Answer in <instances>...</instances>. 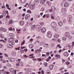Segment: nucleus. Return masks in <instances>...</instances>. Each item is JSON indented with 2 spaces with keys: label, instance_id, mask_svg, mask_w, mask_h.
Returning <instances> with one entry per match:
<instances>
[{
  "label": "nucleus",
  "instance_id": "f257e3e1",
  "mask_svg": "<svg viewBox=\"0 0 74 74\" xmlns=\"http://www.w3.org/2000/svg\"><path fill=\"white\" fill-rule=\"evenodd\" d=\"M9 71L11 72V73L12 74H16V70H15L14 71V69L13 68H11L9 69Z\"/></svg>",
  "mask_w": 74,
  "mask_h": 74
},
{
  "label": "nucleus",
  "instance_id": "f03ea898",
  "mask_svg": "<svg viewBox=\"0 0 74 74\" xmlns=\"http://www.w3.org/2000/svg\"><path fill=\"white\" fill-rule=\"evenodd\" d=\"M51 27H53V28H55V27H56L57 25H56V23L53 22L51 24Z\"/></svg>",
  "mask_w": 74,
  "mask_h": 74
},
{
  "label": "nucleus",
  "instance_id": "7ed1b4c3",
  "mask_svg": "<svg viewBox=\"0 0 74 74\" xmlns=\"http://www.w3.org/2000/svg\"><path fill=\"white\" fill-rule=\"evenodd\" d=\"M15 41V39L13 38H10L8 40V42L10 43H12Z\"/></svg>",
  "mask_w": 74,
  "mask_h": 74
},
{
  "label": "nucleus",
  "instance_id": "20e7f679",
  "mask_svg": "<svg viewBox=\"0 0 74 74\" xmlns=\"http://www.w3.org/2000/svg\"><path fill=\"white\" fill-rule=\"evenodd\" d=\"M47 37H49V38H51L52 37V33L50 31H49L47 33Z\"/></svg>",
  "mask_w": 74,
  "mask_h": 74
},
{
  "label": "nucleus",
  "instance_id": "39448f33",
  "mask_svg": "<svg viewBox=\"0 0 74 74\" xmlns=\"http://www.w3.org/2000/svg\"><path fill=\"white\" fill-rule=\"evenodd\" d=\"M61 12L64 14H66L67 12V10L66 9L64 8H61Z\"/></svg>",
  "mask_w": 74,
  "mask_h": 74
},
{
  "label": "nucleus",
  "instance_id": "423d86ee",
  "mask_svg": "<svg viewBox=\"0 0 74 74\" xmlns=\"http://www.w3.org/2000/svg\"><path fill=\"white\" fill-rule=\"evenodd\" d=\"M41 28V27L39 25H38V26H36V29L38 32H40Z\"/></svg>",
  "mask_w": 74,
  "mask_h": 74
},
{
  "label": "nucleus",
  "instance_id": "0eeeda50",
  "mask_svg": "<svg viewBox=\"0 0 74 74\" xmlns=\"http://www.w3.org/2000/svg\"><path fill=\"white\" fill-rule=\"evenodd\" d=\"M35 8V5L33 4H31L29 7V8H30V9L31 10H33L34 8Z\"/></svg>",
  "mask_w": 74,
  "mask_h": 74
},
{
  "label": "nucleus",
  "instance_id": "6e6552de",
  "mask_svg": "<svg viewBox=\"0 0 74 74\" xmlns=\"http://www.w3.org/2000/svg\"><path fill=\"white\" fill-rule=\"evenodd\" d=\"M65 36L66 37H70V33L68 32H66L65 33Z\"/></svg>",
  "mask_w": 74,
  "mask_h": 74
},
{
  "label": "nucleus",
  "instance_id": "1a4fd4ad",
  "mask_svg": "<svg viewBox=\"0 0 74 74\" xmlns=\"http://www.w3.org/2000/svg\"><path fill=\"white\" fill-rule=\"evenodd\" d=\"M64 5L65 7H67L69 6V3L67 2H65L64 3Z\"/></svg>",
  "mask_w": 74,
  "mask_h": 74
},
{
  "label": "nucleus",
  "instance_id": "9d476101",
  "mask_svg": "<svg viewBox=\"0 0 74 74\" xmlns=\"http://www.w3.org/2000/svg\"><path fill=\"white\" fill-rule=\"evenodd\" d=\"M46 1V0H41L40 1V3L41 4H44Z\"/></svg>",
  "mask_w": 74,
  "mask_h": 74
},
{
  "label": "nucleus",
  "instance_id": "9b49d317",
  "mask_svg": "<svg viewBox=\"0 0 74 74\" xmlns=\"http://www.w3.org/2000/svg\"><path fill=\"white\" fill-rule=\"evenodd\" d=\"M46 31V29L44 27H42V28L41 29V32L42 33H44L45 32V31Z\"/></svg>",
  "mask_w": 74,
  "mask_h": 74
},
{
  "label": "nucleus",
  "instance_id": "f8f14e48",
  "mask_svg": "<svg viewBox=\"0 0 74 74\" xmlns=\"http://www.w3.org/2000/svg\"><path fill=\"white\" fill-rule=\"evenodd\" d=\"M20 25L21 26H22V25H24V21H20Z\"/></svg>",
  "mask_w": 74,
  "mask_h": 74
},
{
  "label": "nucleus",
  "instance_id": "ddd939ff",
  "mask_svg": "<svg viewBox=\"0 0 74 74\" xmlns=\"http://www.w3.org/2000/svg\"><path fill=\"white\" fill-rule=\"evenodd\" d=\"M64 56H65L67 57V56H69V53L67 52H65L64 53Z\"/></svg>",
  "mask_w": 74,
  "mask_h": 74
},
{
  "label": "nucleus",
  "instance_id": "4468645a",
  "mask_svg": "<svg viewBox=\"0 0 74 74\" xmlns=\"http://www.w3.org/2000/svg\"><path fill=\"white\" fill-rule=\"evenodd\" d=\"M1 29L2 30V31L4 32H7V30L5 29H4L3 27H1Z\"/></svg>",
  "mask_w": 74,
  "mask_h": 74
},
{
  "label": "nucleus",
  "instance_id": "2eb2a0df",
  "mask_svg": "<svg viewBox=\"0 0 74 74\" xmlns=\"http://www.w3.org/2000/svg\"><path fill=\"white\" fill-rule=\"evenodd\" d=\"M29 16H30V15L29 14H27L25 16V19H26V20H27V18H28V17H29Z\"/></svg>",
  "mask_w": 74,
  "mask_h": 74
},
{
  "label": "nucleus",
  "instance_id": "dca6fc26",
  "mask_svg": "<svg viewBox=\"0 0 74 74\" xmlns=\"http://www.w3.org/2000/svg\"><path fill=\"white\" fill-rule=\"evenodd\" d=\"M53 65H51L50 66L49 69L50 70H52L53 69Z\"/></svg>",
  "mask_w": 74,
  "mask_h": 74
},
{
  "label": "nucleus",
  "instance_id": "f3484780",
  "mask_svg": "<svg viewBox=\"0 0 74 74\" xmlns=\"http://www.w3.org/2000/svg\"><path fill=\"white\" fill-rule=\"evenodd\" d=\"M7 48H12V46L8 44L7 45Z\"/></svg>",
  "mask_w": 74,
  "mask_h": 74
},
{
  "label": "nucleus",
  "instance_id": "a211bd4d",
  "mask_svg": "<svg viewBox=\"0 0 74 74\" xmlns=\"http://www.w3.org/2000/svg\"><path fill=\"white\" fill-rule=\"evenodd\" d=\"M35 27H36V25H34L32 26V30H34L35 29Z\"/></svg>",
  "mask_w": 74,
  "mask_h": 74
},
{
  "label": "nucleus",
  "instance_id": "6ab92c4d",
  "mask_svg": "<svg viewBox=\"0 0 74 74\" xmlns=\"http://www.w3.org/2000/svg\"><path fill=\"white\" fill-rule=\"evenodd\" d=\"M74 47V45L73 44H72V46H71L70 47L69 49H73V47Z\"/></svg>",
  "mask_w": 74,
  "mask_h": 74
},
{
  "label": "nucleus",
  "instance_id": "aec40b11",
  "mask_svg": "<svg viewBox=\"0 0 74 74\" xmlns=\"http://www.w3.org/2000/svg\"><path fill=\"white\" fill-rule=\"evenodd\" d=\"M33 45L32 44H30L29 46V48H33Z\"/></svg>",
  "mask_w": 74,
  "mask_h": 74
},
{
  "label": "nucleus",
  "instance_id": "412c9836",
  "mask_svg": "<svg viewBox=\"0 0 74 74\" xmlns=\"http://www.w3.org/2000/svg\"><path fill=\"white\" fill-rule=\"evenodd\" d=\"M59 37V35H54V37L55 38H58V37Z\"/></svg>",
  "mask_w": 74,
  "mask_h": 74
},
{
  "label": "nucleus",
  "instance_id": "4be33fe9",
  "mask_svg": "<svg viewBox=\"0 0 74 74\" xmlns=\"http://www.w3.org/2000/svg\"><path fill=\"white\" fill-rule=\"evenodd\" d=\"M16 55V52H15V51H13L12 52V55Z\"/></svg>",
  "mask_w": 74,
  "mask_h": 74
},
{
  "label": "nucleus",
  "instance_id": "5701e85b",
  "mask_svg": "<svg viewBox=\"0 0 74 74\" xmlns=\"http://www.w3.org/2000/svg\"><path fill=\"white\" fill-rule=\"evenodd\" d=\"M5 15H6V12L5 11H4L2 13V15L3 16H5Z\"/></svg>",
  "mask_w": 74,
  "mask_h": 74
},
{
  "label": "nucleus",
  "instance_id": "b1692460",
  "mask_svg": "<svg viewBox=\"0 0 74 74\" xmlns=\"http://www.w3.org/2000/svg\"><path fill=\"white\" fill-rule=\"evenodd\" d=\"M35 53H40V51H39V50L37 49L35 51Z\"/></svg>",
  "mask_w": 74,
  "mask_h": 74
},
{
  "label": "nucleus",
  "instance_id": "393cba45",
  "mask_svg": "<svg viewBox=\"0 0 74 74\" xmlns=\"http://www.w3.org/2000/svg\"><path fill=\"white\" fill-rule=\"evenodd\" d=\"M43 64L45 65V67H47L48 66V63L47 62H44Z\"/></svg>",
  "mask_w": 74,
  "mask_h": 74
},
{
  "label": "nucleus",
  "instance_id": "a878e982",
  "mask_svg": "<svg viewBox=\"0 0 74 74\" xmlns=\"http://www.w3.org/2000/svg\"><path fill=\"white\" fill-rule=\"evenodd\" d=\"M27 13H29V14H32V11L29 10H27Z\"/></svg>",
  "mask_w": 74,
  "mask_h": 74
},
{
  "label": "nucleus",
  "instance_id": "bb28decb",
  "mask_svg": "<svg viewBox=\"0 0 74 74\" xmlns=\"http://www.w3.org/2000/svg\"><path fill=\"white\" fill-rule=\"evenodd\" d=\"M25 0H20V1L21 3H25Z\"/></svg>",
  "mask_w": 74,
  "mask_h": 74
},
{
  "label": "nucleus",
  "instance_id": "cd10ccee",
  "mask_svg": "<svg viewBox=\"0 0 74 74\" xmlns=\"http://www.w3.org/2000/svg\"><path fill=\"white\" fill-rule=\"evenodd\" d=\"M58 24L59 25H60V26H62L63 23H62L60 21L59 22Z\"/></svg>",
  "mask_w": 74,
  "mask_h": 74
},
{
  "label": "nucleus",
  "instance_id": "c85d7f7f",
  "mask_svg": "<svg viewBox=\"0 0 74 74\" xmlns=\"http://www.w3.org/2000/svg\"><path fill=\"white\" fill-rule=\"evenodd\" d=\"M51 9L53 11L55 10V8H54V7H53V6H52L51 8Z\"/></svg>",
  "mask_w": 74,
  "mask_h": 74
},
{
  "label": "nucleus",
  "instance_id": "c756f323",
  "mask_svg": "<svg viewBox=\"0 0 74 74\" xmlns=\"http://www.w3.org/2000/svg\"><path fill=\"white\" fill-rule=\"evenodd\" d=\"M57 47H59L58 48H62V47L60 46V44L58 45L57 46Z\"/></svg>",
  "mask_w": 74,
  "mask_h": 74
},
{
  "label": "nucleus",
  "instance_id": "7c9ffc66",
  "mask_svg": "<svg viewBox=\"0 0 74 74\" xmlns=\"http://www.w3.org/2000/svg\"><path fill=\"white\" fill-rule=\"evenodd\" d=\"M7 66H8V67H10L11 66V65L10 64L8 63Z\"/></svg>",
  "mask_w": 74,
  "mask_h": 74
},
{
  "label": "nucleus",
  "instance_id": "2f4dec72",
  "mask_svg": "<svg viewBox=\"0 0 74 74\" xmlns=\"http://www.w3.org/2000/svg\"><path fill=\"white\" fill-rule=\"evenodd\" d=\"M25 40H23V41L21 43V45L22 46L23 45H24L25 44Z\"/></svg>",
  "mask_w": 74,
  "mask_h": 74
},
{
  "label": "nucleus",
  "instance_id": "473e14b6",
  "mask_svg": "<svg viewBox=\"0 0 74 74\" xmlns=\"http://www.w3.org/2000/svg\"><path fill=\"white\" fill-rule=\"evenodd\" d=\"M39 23L40 25L42 26H43V25H44V23L43 22H40Z\"/></svg>",
  "mask_w": 74,
  "mask_h": 74
},
{
  "label": "nucleus",
  "instance_id": "72a5a7b5",
  "mask_svg": "<svg viewBox=\"0 0 74 74\" xmlns=\"http://www.w3.org/2000/svg\"><path fill=\"white\" fill-rule=\"evenodd\" d=\"M46 18H49V14H47L46 15Z\"/></svg>",
  "mask_w": 74,
  "mask_h": 74
},
{
  "label": "nucleus",
  "instance_id": "f704fd0d",
  "mask_svg": "<svg viewBox=\"0 0 74 74\" xmlns=\"http://www.w3.org/2000/svg\"><path fill=\"white\" fill-rule=\"evenodd\" d=\"M56 58H60V55H57L56 56Z\"/></svg>",
  "mask_w": 74,
  "mask_h": 74
},
{
  "label": "nucleus",
  "instance_id": "c9c22d12",
  "mask_svg": "<svg viewBox=\"0 0 74 74\" xmlns=\"http://www.w3.org/2000/svg\"><path fill=\"white\" fill-rule=\"evenodd\" d=\"M62 39L63 40H64V41H66V38L65 37H63L62 38Z\"/></svg>",
  "mask_w": 74,
  "mask_h": 74
},
{
  "label": "nucleus",
  "instance_id": "e433bc0d",
  "mask_svg": "<svg viewBox=\"0 0 74 74\" xmlns=\"http://www.w3.org/2000/svg\"><path fill=\"white\" fill-rule=\"evenodd\" d=\"M14 61H15V59L14 58H12V59H11V62H14Z\"/></svg>",
  "mask_w": 74,
  "mask_h": 74
},
{
  "label": "nucleus",
  "instance_id": "4c0bfd02",
  "mask_svg": "<svg viewBox=\"0 0 74 74\" xmlns=\"http://www.w3.org/2000/svg\"><path fill=\"white\" fill-rule=\"evenodd\" d=\"M34 3H35L36 4H38V1H34Z\"/></svg>",
  "mask_w": 74,
  "mask_h": 74
},
{
  "label": "nucleus",
  "instance_id": "58836bf2",
  "mask_svg": "<svg viewBox=\"0 0 74 74\" xmlns=\"http://www.w3.org/2000/svg\"><path fill=\"white\" fill-rule=\"evenodd\" d=\"M9 30L10 31L12 30V28L11 27H10V28H9Z\"/></svg>",
  "mask_w": 74,
  "mask_h": 74
},
{
  "label": "nucleus",
  "instance_id": "ea45409f",
  "mask_svg": "<svg viewBox=\"0 0 74 74\" xmlns=\"http://www.w3.org/2000/svg\"><path fill=\"white\" fill-rule=\"evenodd\" d=\"M58 42H59L60 43V42H61V41H60V39H58Z\"/></svg>",
  "mask_w": 74,
  "mask_h": 74
},
{
  "label": "nucleus",
  "instance_id": "a19ab883",
  "mask_svg": "<svg viewBox=\"0 0 74 74\" xmlns=\"http://www.w3.org/2000/svg\"><path fill=\"white\" fill-rule=\"evenodd\" d=\"M6 16V18H10V16H8V15L5 16Z\"/></svg>",
  "mask_w": 74,
  "mask_h": 74
},
{
  "label": "nucleus",
  "instance_id": "79ce46f5",
  "mask_svg": "<svg viewBox=\"0 0 74 74\" xmlns=\"http://www.w3.org/2000/svg\"><path fill=\"white\" fill-rule=\"evenodd\" d=\"M0 74H6L5 73H4V72H1Z\"/></svg>",
  "mask_w": 74,
  "mask_h": 74
},
{
  "label": "nucleus",
  "instance_id": "37998d69",
  "mask_svg": "<svg viewBox=\"0 0 74 74\" xmlns=\"http://www.w3.org/2000/svg\"><path fill=\"white\" fill-rule=\"evenodd\" d=\"M51 18L52 19H54V17L53 16H51Z\"/></svg>",
  "mask_w": 74,
  "mask_h": 74
},
{
  "label": "nucleus",
  "instance_id": "c03bdc74",
  "mask_svg": "<svg viewBox=\"0 0 74 74\" xmlns=\"http://www.w3.org/2000/svg\"><path fill=\"white\" fill-rule=\"evenodd\" d=\"M0 41H2L3 42H5V41L3 40H0Z\"/></svg>",
  "mask_w": 74,
  "mask_h": 74
},
{
  "label": "nucleus",
  "instance_id": "a18cd8bd",
  "mask_svg": "<svg viewBox=\"0 0 74 74\" xmlns=\"http://www.w3.org/2000/svg\"><path fill=\"white\" fill-rule=\"evenodd\" d=\"M46 60L47 61V62H49V58H47L46 59Z\"/></svg>",
  "mask_w": 74,
  "mask_h": 74
},
{
  "label": "nucleus",
  "instance_id": "49530a36",
  "mask_svg": "<svg viewBox=\"0 0 74 74\" xmlns=\"http://www.w3.org/2000/svg\"><path fill=\"white\" fill-rule=\"evenodd\" d=\"M3 18V15L0 16V19H1V18Z\"/></svg>",
  "mask_w": 74,
  "mask_h": 74
},
{
  "label": "nucleus",
  "instance_id": "de8ad7c7",
  "mask_svg": "<svg viewBox=\"0 0 74 74\" xmlns=\"http://www.w3.org/2000/svg\"><path fill=\"white\" fill-rule=\"evenodd\" d=\"M6 7H7V8H8V7H9V5L7 4H6Z\"/></svg>",
  "mask_w": 74,
  "mask_h": 74
},
{
  "label": "nucleus",
  "instance_id": "09e8293b",
  "mask_svg": "<svg viewBox=\"0 0 74 74\" xmlns=\"http://www.w3.org/2000/svg\"><path fill=\"white\" fill-rule=\"evenodd\" d=\"M19 48H20V47H18L17 48H15V49H18V50H19Z\"/></svg>",
  "mask_w": 74,
  "mask_h": 74
},
{
  "label": "nucleus",
  "instance_id": "8fccbe9b",
  "mask_svg": "<svg viewBox=\"0 0 74 74\" xmlns=\"http://www.w3.org/2000/svg\"><path fill=\"white\" fill-rule=\"evenodd\" d=\"M5 73H6L7 74H10V72H9L5 71Z\"/></svg>",
  "mask_w": 74,
  "mask_h": 74
},
{
  "label": "nucleus",
  "instance_id": "3c124183",
  "mask_svg": "<svg viewBox=\"0 0 74 74\" xmlns=\"http://www.w3.org/2000/svg\"><path fill=\"white\" fill-rule=\"evenodd\" d=\"M9 36H10V37H12V34H10L9 35Z\"/></svg>",
  "mask_w": 74,
  "mask_h": 74
},
{
  "label": "nucleus",
  "instance_id": "603ef678",
  "mask_svg": "<svg viewBox=\"0 0 74 74\" xmlns=\"http://www.w3.org/2000/svg\"><path fill=\"white\" fill-rule=\"evenodd\" d=\"M15 42H16V43H17V42H18V40L17 39L16 40Z\"/></svg>",
  "mask_w": 74,
  "mask_h": 74
},
{
  "label": "nucleus",
  "instance_id": "864d4df0",
  "mask_svg": "<svg viewBox=\"0 0 74 74\" xmlns=\"http://www.w3.org/2000/svg\"><path fill=\"white\" fill-rule=\"evenodd\" d=\"M51 45L52 47L54 46V43H52Z\"/></svg>",
  "mask_w": 74,
  "mask_h": 74
},
{
  "label": "nucleus",
  "instance_id": "5fc2aeb1",
  "mask_svg": "<svg viewBox=\"0 0 74 74\" xmlns=\"http://www.w3.org/2000/svg\"><path fill=\"white\" fill-rule=\"evenodd\" d=\"M37 60H38V61H41V58H38L37 59Z\"/></svg>",
  "mask_w": 74,
  "mask_h": 74
},
{
  "label": "nucleus",
  "instance_id": "6e6d98bb",
  "mask_svg": "<svg viewBox=\"0 0 74 74\" xmlns=\"http://www.w3.org/2000/svg\"><path fill=\"white\" fill-rule=\"evenodd\" d=\"M62 49L60 50L59 51H58V52H59V53H60V52H62Z\"/></svg>",
  "mask_w": 74,
  "mask_h": 74
},
{
  "label": "nucleus",
  "instance_id": "4d7b16f0",
  "mask_svg": "<svg viewBox=\"0 0 74 74\" xmlns=\"http://www.w3.org/2000/svg\"><path fill=\"white\" fill-rule=\"evenodd\" d=\"M36 38H41V37H40V36H38L36 37Z\"/></svg>",
  "mask_w": 74,
  "mask_h": 74
},
{
  "label": "nucleus",
  "instance_id": "13d9d810",
  "mask_svg": "<svg viewBox=\"0 0 74 74\" xmlns=\"http://www.w3.org/2000/svg\"><path fill=\"white\" fill-rule=\"evenodd\" d=\"M3 45H1V44H0V48H1L3 47Z\"/></svg>",
  "mask_w": 74,
  "mask_h": 74
},
{
  "label": "nucleus",
  "instance_id": "bf43d9fd",
  "mask_svg": "<svg viewBox=\"0 0 74 74\" xmlns=\"http://www.w3.org/2000/svg\"><path fill=\"white\" fill-rule=\"evenodd\" d=\"M46 54L47 56H49V52L47 53Z\"/></svg>",
  "mask_w": 74,
  "mask_h": 74
},
{
  "label": "nucleus",
  "instance_id": "052dcab7",
  "mask_svg": "<svg viewBox=\"0 0 74 74\" xmlns=\"http://www.w3.org/2000/svg\"><path fill=\"white\" fill-rule=\"evenodd\" d=\"M41 73L42 74H44V71H42Z\"/></svg>",
  "mask_w": 74,
  "mask_h": 74
},
{
  "label": "nucleus",
  "instance_id": "680f3d73",
  "mask_svg": "<svg viewBox=\"0 0 74 74\" xmlns=\"http://www.w3.org/2000/svg\"><path fill=\"white\" fill-rule=\"evenodd\" d=\"M23 11L24 12H25V11H26V9H23Z\"/></svg>",
  "mask_w": 74,
  "mask_h": 74
},
{
  "label": "nucleus",
  "instance_id": "e2e57ef3",
  "mask_svg": "<svg viewBox=\"0 0 74 74\" xmlns=\"http://www.w3.org/2000/svg\"><path fill=\"white\" fill-rule=\"evenodd\" d=\"M9 22L10 23H11L12 22V20H10Z\"/></svg>",
  "mask_w": 74,
  "mask_h": 74
},
{
  "label": "nucleus",
  "instance_id": "0e129e2a",
  "mask_svg": "<svg viewBox=\"0 0 74 74\" xmlns=\"http://www.w3.org/2000/svg\"><path fill=\"white\" fill-rule=\"evenodd\" d=\"M21 8H22V6L18 8V9H19V10H21Z\"/></svg>",
  "mask_w": 74,
  "mask_h": 74
},
{
  "label": "nucleus",
  "instance_id": "69168bd1",
  "mask_svg": "<svg viewBox=\"0 0 74 74\" xmlns=\"http://www.w3.org/2000/svg\"><path fill=\"white\" fill-rule=\"evenodd\" d=\"M25 15V13H23V14H22V16H24Z\"/></svg>",
  "mask_w": 74,
  "mask_h": 74
},
{
  "label": "nucleus",
  "instance_id": "338daca9",
  "mask_svg": "<svg viewBox=\"0 0 74 74\" xmlns=\"http://www.w3.org/2000/svg\"><path fill=\"white\" fill-rule=\"evenodd\" d=\"M15 44V42H13L11 43V45H14Z\"/></svg>",
  "mask_w": 74,
  "mask_h": 74
},
{
  "label": "nucleus",
  "instance_id": "774afa93",
  "mask_svg": "<svg viewBox=\"0 0 74 74\" xmlns=\"http://www.w3.org/2000/svg\"><path fill=\"white\" fill-rule=\"evenodd\" d=\"M4 55L6 56V57H8V56L6 54H4Z\"/></svg>",
  "mask_w": 74,
  "mask_h": 74
}]
</instances>
